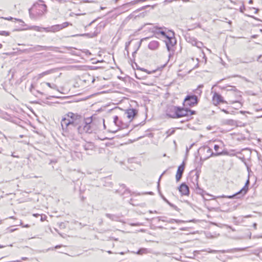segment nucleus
I'll return each mask as SVG.
<instances>
[{
	"label": "nucleus",
	"mask_w": 262,
	"mask_h": 262,
	"mask_svg": "<svg viewBox=\"0 0 262 262\" xmlns=\"http://www.w3.org/2000/svg\"><path fill=\"white\" fill-rule=\"evenodd\" d=\"M227 227L228 228H230V229H231L232 231H234V230H235L234 229H232V227H231V226H229L227 225Z\"/></svg>",
	"instance_id": "6e6d98bb"
},
{
	"label": "nucleus",
	"mask_w": 262,
	"mask_h": 262,
	"mask_svg": "<svg viewBox=\"0 0 262 262\" xmlns=\"http://www.w3.org/2000/svg\"><path fill=\"white\" fill-rule=\"evenodd\" d=\"M114 122L116 125L119 126L121 128H124L127 126L126 124L123 123L121 121L119 120V118L117 116H115L114 117Z\"/></svg>",
	"instance_id": "aec40b11"
},
{
	"label": "nucleus",
	"mask_w": 262,
	"mask_h": 262,
	"mask_svg": "<svg viewBox=\"0 0 262 262\" xmlns=\"http://www.w3.org/2000/svg\"><path fill=\"white\" fill-rule=\"evenodd\" d=\"M29 51H30V53L35 52L34 47L32 48H30Z\"/></svg>",
	"instance_id": "a18cd8bd"
},
{
	"label": "nucleus",
	"mask_w": 262,
	"mask_h": 262,
	"mask_svg": "<svg viewBox=\"0 0 262 262\" xmlns=\"http://www.w3.org/2000/svg\"><path fill=\"white\" fill-rule=\"evenodd\" d=\"M83 147L85 150H93L94 148V145L92 142H86L83 145Z\"/></svg>",
	"instance_id": "393cba45"
},
{
	"label": "nucleus",
	"mask_w": 262,
	"mask_h": 262,
	"mask_svg": "<svg viewBox=\"0 0 262 262\" xmlns=\"http://www.w3.org/2000/svg\"><path fill=\"white\" fill-rule=\"evenodd\" d=\"M247 249V248H233L230 250V252H234L236 251H244Z\"/></svg>",
	"instance_id": "c85d7f7f"
},
{
	"label": "nucleus",
	"mask_w": 262,
	"mask_h": 262,
	"mask_svg": "<svg viewBox=\"0 0 262 262\" xmlns=\"http://www.w3.org/2000/svg\"><path fill=\"white\" fill-rule=\"evenodd\" d=\"M199 178V174L195 173L194 176H191V182L193 185H191V187L193 188L196 193L201 195L204 197V194L206 192L202 188H201L198 184V180Z\"/></svg>",
	"instance_id": "423d86ee"
},
{
	"label": "nucleus",
	"mask_w": 262,
	"mask_h": 262,
	"mask_svg": "<svg viewBox=\"0 0 262 262\" xmlns=\"http://www.w3.org/2000/svg\"><path fill=\"white\" fill-rule=\"evenodd\" d=\"M50 73V71H45L44 72H42L41 74H40V76H44V75H46L47 74H49Z\"/></svg>",
	"instance_id": "e433bc0d"
},
{
	"label": "nucleus",
	"mask_w": 262,
	"mask_h": 262,
	"mask_svg": "<svg viewBox=\"0 0 262 262\" xmlns=\"http://www.w3.org/2000/svg\"><path fill=\"white\" fill-rule=\"evenodd\" d=\"M10 33L5 31H0V35L4 36H8L9 35Z\"/></svg>",
	"instance_id": "f704fd0d"
},
{
	"label": "nucleus",
	"mask_w": 262,
	"mask_h": 262,
	"mask_svg": "<svg viewBox=\"0 0 262 262\" xmlns=\"http://www.w3.org/2000/svg\"><path fill=\"white\" fill-rule=\"evenodd\" d=\"M249 185V180L248 179L244 187L240 191H239L237 193H235L234 194L232 195H227V196L223 195L222 196H218L216 197V198H229V199H232L235 196H237V198H239L240 196H239V195H241L242 196H243L247 193V192L248 190Z\"/></svg>",
	"instance_id": "6e6552de"
},
{
	"label": "nucleus",
	"mask_w": 262,
	"mask_h": 262,
	"mask_svg": "<svg viewBox=\"0 0 262 262\" xmlns=\"http://www.w3.org/2000/svg\"><path fill=\"white\" fill-rule=\"evenodd\" d=\"M102 122H103V127H104V128H105L106 126H105V125L104 124V119L102 120Z\"/></svg>",
	"instance_id": "4d7b16f0"
},
{
	"label": "nucleus",
	"mask_w": 262,
	"mask_h": 262,
	"mask_svg": "<svg viewBox=\"0 0 262 262\" xmlns=\"http://www.w3.org/2000/svg\"><path fill=\"white\" fill-rule=\"evenodd\" d=\"M69 25V23L68 22H64L62 24L53 25L50 28H43V29L46 32H55L68 27Z\"/></svg>",
	"instance_id": "9b49d317"
},
{
	"label": "nucleus",
	"mask_w": 262,
	"mask_h": 262,
	"mask_svg": "<svg viewBox=\"0 0 262 262\" xmlns=\"http://www.w3.org/2000/svg\"><path fill=\"white\" fill-rule=\"evenodd\" d=\"M249 3L250 4H253V0H250V1H249Z\"/></svg>",
	"instance_id": "338daca9"
},
{
	"label": "nucleus",
	"mask_w": 262,
	"mask_h": 262,
	"mask_svg": "<svg viewBox=\"0 0 262 262\" xmlns=\"http://www.w3.org/2000/svg\"><path fill=\"white\" fill-rule=\"evenodd\" d=\"M82 119V116L77 113L69 112L61 121L62 135L68 136L73 129L77 128Z\"/></svg>",
	"instance_id": "f257e3e1"
},
{
	"label": "nucleus",
	"mask_w": 262,
	"mask_h": 262,
	"mask_svg": "<svg viewBox=\"0 0 262 262\" xmlns=\"http://www.w3.org/2000/svg\"><path fill=\"white\" fill-rule=\"evenodd\" d=\"M232 103H237L238 104V105L239 106H241L242 104L238 102V101H232Z\"/></svg>",
	"instance_id": "864d4df0"
},
{
	"label": "nucleus",
	"mask_w": 262,
	"mask_h": 262,
	"mask_svg": "<svg viewBox=\"0 0 262 262\" xmlns=\"http://www.w3.org/2000/svg\"><path fill=\"white\" fill-rule=\"evenodd\" d=\"M240 11L242 13L244 12V10H245V7L244 5H243L239 8Z\"/></svg>",
	"instance_id": "58836bf2"
},
{
	"label": "nucleus",
	"mask_w": 262,
	"mask_h": 262,
	"mask_svg": "<svg viewBox=\"0 0 262 262\" xmlns=\"http://www.w3.org/2000/svg\"><path fill=\"white\" fill-rule=\"evenodd\" d=\"M216 142L217 144H215L213 147L215 151V152H214V156L228 155V152L227 149L224 148L225 145L224 142L221 140L216 141Z\"/></svg>",
	"instance_id": "39448f33"
},
{
	"label": "nucleus",
	"mask_w": 262,
	"mask_h": 262,
	"mask_svg": "<svg viewBox=\"0 0 262 262\" xmlns=\"http://www.w3.org/2000/svg\"><path fill=\"white\" fill-rule=\"evenodd\" d=\"M159 46L160 43L159 41L152 40L149 43L148 47L151 50H156L159 48Z\"/></svg>",
	"instance_id": "6ab92c4d"
},
{
	"label": "nucleus",
	"mask_w": 262,
	"mask_h": 262,
	"mask_svg": "<svg viewBox=\"0 0 262 262\" xmlns=\"http://www.w3.org/2000/svg\"><path fill=\"white\" fill-rule=\"evenodd\" d=\"M170 206H172V207H173V205H172V204H171L170 202H168L167 203Z\"/></svg>",
	"instance_id": "774afa93"
},
{
	"label": "nucleus",
	"mask_w": 262,
	"mask_h": 262,
	"mask_svg": "<svg viewBox=\"0 0 262 262\" xmlns=\"http://www.w3.org/2000/svg\"><path fill=\"white\" fill-rule=\"evenodd\" d=\"M105 215L106 217H107L112 221H120V217L117 215L106 213Z\"/></svg>",
	"instance_id": "5701e85b"
},
{
	"label": "nucleus",
	"mask_w": 262,
	"mask_h": 262,
	"mask_svg": "<svg viewBox=\"0 0 262 262\" xmlns=\"http://www.w3.org/2000/svg\"><path fill=\"white\" fill-rule=\"evenodd\" d=\"M133 253L137 254L138 255H143L144 254H147V253H152V250L150 249H148L147 248H140L137 252L132 251L131 252Z\"/></svg>",
	"instance_id": "412c9836"
},
{
	"label": "nucleus",
	"mask_w": 262,
	"mask_h": 262,
	"mask_svg": "<svg viewBox=\"0 0 262 262\" xmlns=\"http://www.w3.org/2000/svg\"><path fill=\"white\" fill-rule=\"evenodd\" d=\"M186 40L191 43L192 46H195L198 48H201L203 44L202 42L199 41L194 37L191 36L189 34H187L185 36Z\"/></svg>",
	"instance_id": "ddd939ff"
},
{
	"label": "nucleus",
	"mask_w": 262,
	"mask_h": 262,
	"mask_svg": "<svg viewBox=\"0 0 262 262\" xmlns=\"http://www.w3.org/2000/svg\"><path fill=\"white\" fill-rule=\"evenodd\" d=\"M156 34H161L163 36L165 37V38H167L168 35H169V30L167 32H166L164 30H162V28H158V30L156 31L155 33Z\"/></svg>",
	"instance_id": "4be33fe9"
},
{
	"label": "nucleus",
	"mask_w": 262,
	"mask_h": 262,
	"mask_svg": "<svg viewBox=\"0 0 262 262\" xmlns=\"http://www.w3.org/2000/svg\"><path fill=\"white\" fill-rule=\"evenodd\" d=\"M178 106L169 105L166 110V114L170 118H177Z\"/></svg>",
	"instance_id": "f8f14e48"
},
{
	"label": "nucleus",
	"mask_w": 262,
	"mask_h": 262,
	"mask_svg": "<svg viewBox=\"0 0 262 262\" xmlns=\"http://www.w3.org/2000/svg\"><path fill=\"white\" fill-rule=\"evenodd\" d=\"M120 187H121L123 189H124V192L121 194L122 195L126 193H130L129 190L126 188V186L124 184L121 185Z\"/></svg>",
	"instance_id": "c756f323"
},
{
	"label": "nucleus",
	"mask_w": 262,
	"mask_h": 262,
	"mask_svg": "<svg viewBox=\"0 0 262 262\" xmlns=\"http://www.w3.org/2000/svg\"><path fill=\"white\" fill-rule=\"evenodd\" d=\"M199 102V98L198 95H187L184 102V105L185 106H194L196 105Z\"/></svg>",
	"instance_id": "1a4fd4ad"
},
{
	"label": "nucleus",
	"mask_w": 262,
	"mask_h": 262,
	"mask_svg": "<svg viewBox=\"0 0 262 262\" xmlns=\"http://www.w3.org/2000/svg\"><path fill=\"white\" fill-rule=\"evenodd\" d=\"M96 122L93 121L92 117L87 118L85 119L83 125H79L77 130L80 134L88 133L92 134L97 130Z\"/></svg>",
	"instance_id": "f03ea898"
},
{
	"label": "nucleus",
	"mask_w": 262,
	"mask_h": 262,
	"mask_svg": "<svg viewBox=\"0 0 262 262\" xmlns=\"http://www.w3.org/2000/svg\"><path fill=\"white\" fill-rule=\"evenodd\" d=\"M139 69H140V70H141V71H145V72H146L147 73H148V74H151V73H152V72H150V71H148V70H146V69H142V68H140Z\"/></svg>",
	"instance_id": "ea45409f"
},
{
	"label": "nucleus",
	"mask_w": 262,
	"mask_h": 262,
	"mask_svg": "<svg viewBox=\"0 0 262 262\" xmlns=\"http://www.w3.org/2000/svg\"><path fill=\"white\" fill-rule=\"evenodd\" d=\"M34 48L35 52H39L42 50H53L56 48V47L52 46H42L40 45H36Z\"/></svg>",
	"instance_id": "a211bd4d"
},
{
	"label": "nucleus",
	"mask_w": 262,
	"mask_h": 262,
	"mask_svg": "<svg viewBox=\"0 0 262 262\" xmlns=\"http://www.w3.org/2000/svg\"><path fill=\"white\" fill-rule=\"evenodd\" d=\"M150 37H145V38H143L141 39L140 40V44L142 42H143V41L144 40H148V39H149Z\"/></svg>",
	"instance_id": "c03bdc74"
},
{
	"label": "nucleus",
	"mask_w": 262,
	"mask_h": 262,
	"mask_svg": "<svg viewBox=\"0 0 262 262\" xmlns=\"http://www.w3.org/2000/svg\"><path fill=\"white\" fill-rule=\"evenodd\" d=\"M29 50V49H25L23 50V52L24 53H30V51Z\"/></svg>",
	"instance_id": "8fccbe9b"
},
{
	"label": "nucleus",
	"mask_w": 262,
	"mask_h": 262,
	"mask_svg": "<svg viewBox=\"0 0 262 262\" xmlns=\"http://www.w3.org/2000/svg\"><path fill=\"white\" fill-rule=\"evenodd\" d=\"M46 11L47 6L45 4L37 3L29 9V13L31 18H36L43 15Z\"/></svg>",
	"instance_id": "7ed1b4c3"
},
{
	"label": "nucleus",
	"mask_w": 262,
	"mask_h": 262,
	"mask_svg": "<svg viewBox=\"0 0 262 262\" xmlns=\"http://www.w3.org/2000/svg\"><path fill=\"white\" fill-rule=\"evenodd\" d=\"M46 84L50 88H51V89H53L54 90H56L57 89V86L55 84H54V83H50L49 82H46Z\"/></svg>",
	"instance_id": "2f4dec72"
},
{
	"label": "nucleus",
	"mask_w": 262,
	"mask_h": 262,
	"mask_svg": "<svg viewBox=\"0 0 262 262\" xmlns=\"http://www.w3.org/2000/svg\"><path fill=\"white\" fill-rule=\"evenodd\" d=\"M180 222H182L181 221H180V220H175V219H173L171 220V221L170 222V223H173L174 222H176V223H179Z\"/></svg>",
	"instance_id": "79ce46f5"
},
{
	"label": "nucleus",
	"mask_w": 262,
	"mask_h": 262,
	"mask_svg": "<svg viewBox=\"0 0 262 262\" xmlns=\"http://www.w3.org/2000/svg\"><path fill=\"white\" fill-rule=\"evenodd\" d=\"M82 36H89V37H94L95 36H96V34H93V35H91L90 34H82L81 35Z\"/></svg>",
	"instance_id": "4c0bfd02"
},
{
	"label": "nucleus",
	"mask_w": 262,
	"mask_h": 262,
	"mask_svg": "<svg viewBox=\"0 0 262 262\" xmlns=\"http://www.w3.org/2000/svg\"><path fill=\"white\" fill-rule=\"evenodd\" d=\"M125 114L126 115V117L128 119L132 120L137 114V111L134 108L128 109L125 111Z\"/></svg>",
	"instance_id": "f3484780"
},
{
	"label": "nucleus",
	"mask_w": 262,
	"mask_h": 262,
	"mask_svg": "<svg viewBox=\"0 0 262 262\" xmlns=\"http://www.w3.org/2000/svg\"><path fill=\"white\" fill-rule=\"evenodd\" d=\"M216 211H222L220 208H216L215 209Z\"/></svg>",
	"instance_id": "e2e57ef3"
},
{
	"label": "nucleus",
	"mask_w": 262,
	"mask_h": 262,
	"mask_svg": "<svg viewBox=\"0 0 262 262\" xmlns=\"http://www.w3.org/2000/svg\"><path fill=\"white\" fill-rule=\"evenodd\" d=\"M257 60L259 62H262V55H259L258 57Z\"/></svg>",
	"instance_id": "37998d69"
},
{
	"label": "nucleus",
	"mask_w": 262,
	"mask_h": 262,
	"mask_svg": "<svg viewBox=\"0 0 262 262\" xmlns=\"http://www.w3.org/2000/svg\"><path fill=\"white\" fill-rule=\"evenodd\" d=\"M136 53H137V51H134V52L133 53V55H133V57H134V56H135V55L136 54Z\"/></svg>",
	"instance_id": "680f3d73"
},
{
	"label": "nucleus",
	"mask_w": 262,
	"mask_h": 262,
	"mask_svg": "<svg viewBox=\"0 0 262 262\" xmlns=\"http://www.w3.org/2000/svg\"><path fill=\"white\" fill-rule=\"evenodd\" d=\"M179 190L182 195H188L189 194V187L184 183L179 186Z\"/></svg>",
	"instance_id": "dca6fc26"
},
{
	"label": "nucleus",
	"mask_w": 262,
	"mask_h": 262,
	"mask_svg": "<svg viewBox=\"0 0 262 262\" xmlns=\"http://www.w3.org/2000/svg\"><path fill=\"white\" fill-rule=\"evenodd\" d=\"M40 215L39 214H33V216H35V217H37L38 216H39Z\"/></svg>",
	"instance_id": "0e129e2a"
},
{
	"label": "nucleus",
	"mask_w": 262,
	"mask_h": 262,
	"mask_svg": "<svg viewBox=\"0 0 262 262\" xmlns=\"http://www.w3.org/2000/svg\"><path fill=\"white\" fill-rule=\"evenodd\" d=\"M83 2H84V3H93V2H94V1H89V0H83Z\"/></svg>",
	"instance_id": "3c124183"
},
{
	"label": "nucleus",
	"mask_w": 262,
	"mask_h": 262,
	"mask_svg": "<svg viewBox=\"0 0 262 262\" xmlns=\"http://www.w3.org/2000/svg\"><path fill=\"white\" fill-rule=\"evenodd\" d=\"M185 169V164L183 163L181 165H180L178 168L177 174L176 176V179L177 182H179L183 175Z\"/></svg>",
	"instance_id": "2eb2a0df"
},
{
	"label": "nucleus",
	"mask_w": 262,
	"mask_h": 262,
	"mask_svg": "<svg viewBox=\"0 0 262 262\" xmlns=\"http://www.w3.org/2000/svg\"><path fill=\"white\" fill-rule=\"evenodd\" d=\"M203 85L200 84L198 86L197 89H196L193 91L194 93V95H198V98H199V97L201 96V95L202 93V89L203 88Z\"/></svg>",
	"instance_id": "b1692460"
},
{
	"label": "nucleus",
	"mask_w": 262,
	"mask_h": 262,
	"mask_svg": "<svg viewBox=\"0 0 262 262\" xmlns=\"http://www.w3.org/2000/svg\"><path fill=\"white\" fill-rule=\"evenodd\" d=\"M175 132V130L174 128H171V129H168L166 132V134H167V136L166 137H168L169 136H170V135H172L173 134H174V133Z\"/></svg>",
	"instance_id": "7c9ffc66"
},
{
	"label": "nucleus",
	"mask_w": 262,
	"mask_h": 262,
	"mask_svg": "<svg viewBox=\"0 0 262 262\" xmlns=\"http://www.w3.org/2000/svg\"><path fill=\"white\" fill-rule=\"evenodd\" d=\"M199 152L201 156V158H203L204 160L214 156V152L212 151V149L208 146L201 147L199 150Z\"/></svg>",
	"instance_id": "0eeeda50"
},
{
	"label": "nucleus",
	"mask_w": 262,
	"mask_h": 262,
	"mask_svg": "<svg viewBox=\"0 0 262 262\" xmlns=\"http://www.w3.org/2000/svg\"><path fill=\"white\" fill-rule=\"evenodd\" d=\"M129 43L130 42H128V43H126L125 50H127V47H128V45L129 44Z\"/></svg>",
	"instance_id": "13d9d810"
},
{
	"label": "nucleus",
	"mask_w": 262,
	"mask_h": 262,
	"mask_svg": "<svg viewBox=\"0 0 262 262\" xmlns=\"http://www.w3.org/2000/svg\"><path fill=\"white\" fill-rule=\"evenodd\" d=\"M45 217H46V216L45 217H43L42 216H41V221H43L45 220Z\"/></svg>",
	"instance_id": "69168bd1"
},
{
	"label": "nucleus",
	"mask_w": 262,
	"mask_h": 262,
	"mask_svg": "<svg viewBox=\"0 0 262 262\" xmlns=\"http://www.w3.org/2000/svg\"><path fill=\"white\" fill-rule=\"evenodd\" d=\"M253 226L254 228L255 229H256V226H257L256 223H254L253 225Z\"/></svg>",
	"instance_id": "5fc2aeb1"
},
{
	"label": "nucleus",
	"mask_w": 262,
	"mask_h": 262,
	"mask_svg": "<svg viewBox=\"0 0 262 262\" xmlns=\"http://www.w3.org/2000/svg\"><path fill=\"white\" fill-rule=\"evenodd\" d=\"M195 114V111L188 108H184L178 107L177 118L182 117H190L191 115Z\"/></svg>",
	"instance_id": "9d476101"
},
{
	"label": "nucleus",
	"mask_w": 262,
	"mask_h": 262,
	"mask_svg": "<svg viewBox=\"0 0 262 262\" xmlns=\"http://www.w3.org/2000/svg\"><path fill=\"white\" fill-rule=\"evenodd\" d=\"M20 224L21 225H22L23 227L28 228V227H30V226L29 224H26L25 225H23V223L21 222H20Z\"/></svg>",
	"instance_id": "49530a36"
},
{
	"label": "nucleus",
	"mask_w": 262,
	"mask_h": 262,
	"mask_svg": "<svg viewBox=\"0 0 262 262\" xmlns=\"http://www.w3.org/2000/svg\"><path fill=\"white\" fill-rule=\"evenodd\" d=\"M129 225L132 226H139L142 225V224L140 223H130Z\"/></svg>",
	"instance_id": "c9c22d12"
},
{
	"label": "nucleus",
	"mask_w": 262,
	"mask_h": 262,
	"mask_svg": "<svg viewBox=\"0 0 262 262\" xmlns=\"http://www.w3.org/2000/svg\"><path fill=\"white\" fill-rule=\"evenodd\" d=\"M43 28H41L37 26H33L29 27V29L33 30L36 31H41L42 29L43 30Z\"/></svg>",
	"instance_id": "cd10ccee"
},
{
	"label": "nucleus",
	"mask_w": 262,
	"mask_h": 262,
	"mask_svg": "<svg viewBox=\"0 0 262 262\" xmlns=\"http://www.w3.org/2000/svg\"><path fill=\"white\" fill-rule=\"evenodd\" d=\"M222 111H223V112H225V113H226V114H228V113H229L228 111H227L226 110H224V109H223V110H222Z\"/></svg>",
	"instance_id": "052dcab7"
},
{
	"label": "nucleus",
	"mask_w": 262,
	"mask_h": 262,
	"mask_svg": "<svg viewBox=\"0 0 262 262\" xmlns=\"http://www.w3.org/2000/svg\"><path fill=\"white\" fill-rule=\"evenodd\" d=\"M165 40L167 50L169 52H173L174 51V47L177 43V40L174 37V33L173 31L169 30V35Z\"/></svg>",
	"instance_id": "20e7f679"
},
{
	"label": "nucleus",
	"mask_w": 262,
	"mask_h": 262,
	"mask_svg": "<svg viewBox=\"0 0 262 262\" xmlns=\"http://www.w3.org/2000/svg\"><path fill=\"white\" fill-rule=\"evenodd\" d=\"M195 253H199V251H194V252H193V256H190V257L193 258L195 256Z\"/></svg>",
	"instance_id": "09e8293b"
},
{
	"label": "nucleus",
	"mask_w": 262,
	"mask_h": 262,
	"mask_svg": "<svg viewBox=\"0 0 262 262\" xmlns=\"http://www.w3.org/2000/svg\"><path fill=\"white\" fill-rule=\"evenodd\" d=\"M165 172V171H164L160 177L159 178V181H158V187L159 188V186H160V184H159V182H160V181L161 180V177H162V176L164 174V173Z\"/></svg>",
	"instance_id": "de8ad7c7"
},
{
	"label": "nucleus",
	"mask_w": 262,
	"mask_h": 262,
	"mask_svg": "<svg viewBox=\"0 0 262 262\" xmlns=\"http://www.w3.org/2000/svg\"><path fill=\"white\" fill-rule=\"evenodd\" d=\"M224 124L233 125L234 124V121L232 119H227L223 121Z\"/></svg>",
	"instance_id": "bb28decb"
},
{
	"label": "nucleus",
	"mask_w": 262,
	"mask_h": 262,
	"mask_svg": "<svg viewBox=\"0 0 262 262\" xmlns=\"http://www.w3.org/2000/svg\"><path fill=\"white\" fill-rule=\"evenodd\" d=\"M11 156H12V157H13L19 158V156H18L15 155L14 154V153H12V154Z\"/></svg>",
	"instance_id": "603ef678"
},
{
	"label": "nucleus",
	"mask_w": 262,
	"mask_h": 262,
	"mask_svg": "<svg viewBox=\"0 0 262 262\" xmlns=\"http://www.w3.org/2000/svg\"><path fill=\"white\" fill-rule=\"evenodd\" d=\"M66 49L70 51V53L73 55L76 56H79L80 53L79 52H77L75 51V50H73V48L72 47H66Z\"/></svg>",
	"instance_id": "a878e982"
},
{
	"label": "nucleus",
	"mask_w": 262,
	"mask_h": 262,
	"mask_svg": "<svg viewBox=\"0 0 262 262\" xmlns=\"http://www.w3.org/2000/svg\"><path fill=\"white\" fill-rule=\"evenodd\" d=\"M204 251H206L207 252H209V253H215L216 252V250H204Z\"/></svg>",
	"instance_id": "a19ab883"
},
{
	"label": "nucleus",
	"mask_w": 262,
	"mask_h": 262,
	"mask_svg": "<svg viewBox=\"0 0 262 262\" xmlns=\"http://www.w3.org/2000/svg\"><path fill=\"white\" fill-rule=\"evenodd\" d=\"M212 102L215 105H217L220 103L226 102L223 98V97L219 94L215 92L212 97Z\"/></svg>",
	"instance_id": "4468645a"
},
{
	"label": "nucleus",
	"mask_w": 262,
	"mask_h": 262,
	"mask_svg": "<svg viewBox=\"0 0 262 262\" xmlns=\"http://www.w3.org/2000/svg\"><path fill=\"white\" fill-rule=\"evenodd\" d=\"M34 87L33 85L32 84H31V86H30V92H31L33 95H36V93H35V92H36L37 93H39V91H36L35 92V91L34 90Z\"/></svg>",
	"instance_id": "473e14b6"
},
{
	"label": "nucleus",
	"mask_w": 262,
	"mask_h": 262,
	"mask_svg": "<svg viewBox=\"0 0 262 262\" xmlns=\"http://www.w3.org/2000/svg\"><path fill=\"white\" fill-rule=\"evenodd\" d=\"M146 1V0H136V1H132L131 2L128 3L127 4L128 5H134V4H137V3H139V2H145Z\"/></svg>",
	"instance_id": "72a5a7b5"
},
{
	"label": "nucleus",
	"mask_w": 262,
	"mask_h": 262,
	"mask_svg": "<svg viewBox=\"0 0 262 262\" xmlns=\"http://www.w3.org/2000/svg\"><path fill=\"white\" fill-rule=\"evenodd\" d=\"M163 200H164L166 202H167V203H168V201L166 199H165L164 196H163Z\"/></svg>",
	"instance_id": "bf43d9fd"
}]
</instances>
